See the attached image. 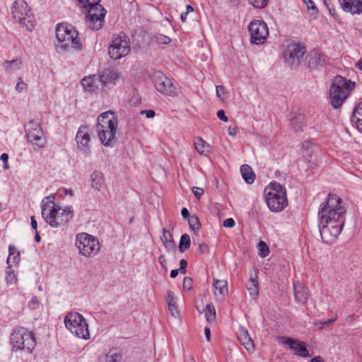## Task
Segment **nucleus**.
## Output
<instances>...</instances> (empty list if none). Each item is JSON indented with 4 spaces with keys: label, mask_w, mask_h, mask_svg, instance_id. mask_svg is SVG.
<instances>
[{
    "label": "nucleus",
    "mask_w": 362,
    "mask_h": 362,
    "mask_svg": "<svg viewBox=\"0 0 362 362\" xmlns=\"http://www.w3.org/2000/svg\"><path fill=\"white\" fill-rule=\"evenodd\" d=\"M346 209L342 200L335 194H329L318 211V228L322 241L334 243L341 233L345 222Z\"/></svg>",
    "instance_id": "1"
},
{
    "label": "nucleus",
    "mask_w": 362,
    "mask_h": 362,
    "mask_svg": "<svg viewBox=\"0 0 362 362\" xmlns=\"http://www.w3.org/2000/svg\"><path fill=\"white\" fill-rule=\"evenodd\" d=\"M54 195H49L42 199L41 203L42 216L45 222L53 228L66 225L73 217L72 206L62 209L54 203Z\"/></svg>",
    "instance_id": "2"
},
{
    "label": "nucleus",
    "mask_w": 362,
    "mask_h": 362,
    "mask_svg": "<svg viewBox=\"0 0 362 362\" xmlns=\"http://www.w3.org/2000/svg\"><path fill=\"white\" fill-rule=\"evenodd\" d=\"M56 37L57 43L55 48L59 54H65L73 50L81 51L83 48L78 31L70 24L65 23L58 24L56 28Z\"/></svg>",
    "instance_id": "3"
},
{
    "label": "nucleus",
    "mask_w": 362,
    "mask_h": 362,
    "mask_svg": "<svg viewBox=\"0 0 362 362\" xmlns=\"http://www.w3.org/2000/svg\"><path fill=\"white\" fill-rule=\"evenodd\" d=\"M97 121L96 131L100 141L106 147H113L118 126L114 113L111 111L103 112Z\"/></svg>",
    "instance_id": "4"
},
{
    "label": "nucleus",
    "mask_w": 362,
    "mask_h": 362,
    "mask_svg": "<svg viewBox=\"0 0 362 362\" xmlns=\"http://www.w3.org/2000/svg\"><path fill=\"white\" fill-rule=\"evenodd\" d=\"M354 86L355 83L351 80H346L341 76H335L329 88L331 105L335 109L340 107Z\"/></svg>",
    "instance_id": "5"
},
{
    "label": "nucleus",
    "mask_w": 362,
    "mask_h": 362,
    "mask_svg": "<svg viewBox=\"0 0 362 362\" xmlns=\"http://www.w3.org/2000/svg\"><path fill=\"white\" fill-rule=\"evenodd\" d=\"M264 199L267 206L273 212L281 211L288 205L286 190L277 182L265 188Z\"/></svg>",
    "instance_id": "6"
},
{
    "label": "nucleus",
    "mask_w": 362,
    "mask_h": 362,
    "mask_svg": "<svg viewBox=\"0 0 362 362\" xmlns=\"http://www.w3.org/2000/svg\"><path fill=\"white\" fill-rule=\"evenodd\" d=\"M10 340L12 351H26L31 354L36 345L34 333L25 327L15 328Z\"/></svg>",
    "instance_id": "7"
},
{
    "label": "nucleus",
    "mask_w": 362,
    "mask_h": 362,
    "mask_svg": "<svg viewBox=\"0 0 362 362\" xmlns=\"http://www.w3.org/2000/svg\"><path fill=\"white\" fill-rule=\"evenodd\" d=\"M66 329L79 339L87 340L90 338L88 325L83 316L78 313H69L64 317Z\"/></svg>",
    "instance_id": "8"
},
{
    "label": "nucleus",
    "mask_w": 362,
    "mask_h": 362,
    "mask_svg": "<svg viewBox=\"0 0 362 362\" xmlns=\"http://www.w3.org/2000/svg\"><path fill=\"white\" fill-rule=\"evenodd\" d=\"M75 245L78 253L88 258L95 256L100 250L98 239L86 233L76 235Z\"/></svg>",
    "instance_id": "9"
},
{
    "label": "nucleus",
    "mask_w": 362,
    "mask_h": 362,
    "mask_svg": "<svg viewBox=\"0 0 362 362\" xmlns=\"http://www.w3.org/2000/svg\"><path fill=\"white\" fill-rule=\"evenodd\" d=\"M25 133L28 142L33 146L35 150L45 146L47 141L39 122L30 120L25 126Z\"/></svg>",
    "instance_id": "10"
},
{
    "label": "nucleus",
    "mask_w": 362,
    "mask_h": 362,
    "mask_svg": "<svg viewBox=\"0 0 362 362\" xmlns=\"http://www.w3.org/2000/svg\"><path fill=\"white\" fill-rule=\"evenodd\" d=\"M130 52V43L127 37L123 33H120L115 37L109 47V55L115 60L127 56Z\"/></svg>",
    "instance_id": "11"
},
{
    "label": "nucleus",
    "mask_w": 362,
    "mask_h": 362,
    "mask_svg": "<svg viewBox=\"0 0 362 362\" xmlns=\"http://www.w3.org/2000/svg\"><path fill=\"white\" fill-rule=\"evenodd\" d=\"M248 30L252 44L262 45L269 35L267 25L262 20L252 21L248 25Z\"/></svg>",
    "instance_id": "12"
},
{
    "label": "nucleus",
    "mask_w": 362,
    "mask_h": 362,
    "mask_svg": "<svg viewBox=\"0 0 362 362\" xmlns=\"http://www.w3.org/2000/svg\"><path fill=\"white\" fill-rule=\"evenodd\" d=\"M305 52V46L298 43L289 44L283 54L284 62L290 66H298Z\"/></svg>",
    "instance_id": "13"
},
{
    "label": "nucleus",
    "mask_w": 362,
    "mask_h": 362,
    "mask_svg": "<svg viewBox=\"0 0 362 362\" xmlns=\"http://www.w3.org/2000/svg\"><path fill=\"white\" fill-rule=\"evenodd\" d=\"M153 81L156 90L163 95L174 97L177 95V88L171 79L160 71L153 74Z\"/></svg>",
    "instance_id": "14"
},
{
    "label": "nucleus",
    "mask_w": 362,
    "mask_h": 362,
    "mask_svg": "<svg viewBox=\"0 0 362 362\" xmlns=\"http://www.w3.org/2000/svg\"><path fill=\"white\" fill-rule=\"evenodd\" d=\"M279 342L285 346L287 345L298 356L308 358L310 356L304 341L291 337H282L280 338Z\"/></svg>",
    "instance_id": "15"
},
{
    "label": "nucleus",
    "mask_w": 362,
    "mask_h": 362,
    "mask_svg": "<svg viewBox=\"0 0 362 362\" xmlns=\"http://www.w3.org/2000/svg\"><path fill=\"white\" fill-rule=\"evenodd\" d=\"M88 27L92 30L100 29L104 23V18L106 13L105 8L100 5L88 10Z\"/></svg>",
    "instance_id": "16"
},
{
    "label": "nucleus",
    "mask_w": 362,
    "mask_h": 362,
    "mask_svg": "<svg viewBox=\"0 0 362 362\" xmlns=\"http://www.w3.org/2000/svg\"><path fill=\"white\" fill-rule=\"evenodd\" d=\"M76 141L78 149L86 155H88L90 151L89 144L90 136L87 126H81L77 131L76 135Z\"/></svg>",
    "instance_id": "17"
},
{
    "label": "nucleus",
    "mask_w": 362,
    "mask_h": 362,
    "mask_svg": "<svg viewBox=\"0 0 362 362\" xmlns=\"http://www.w3.org/2000/svg\"><path fill=\"white\" fill-rule=\"evenodd\" d=\"M121 78V73L115 69H106L99 75L100 83L103 86L115 85L117 81Z\"/></svg>",
    "instance_id": "18"
},
{
    "label": "nucleus",
    "mask_w": 362,
    "mask_h": 362,
    "mask_svg": "<svg viewBox=\"0 0 362 362\" xmlns=\"http://www.w3.org/2000/svg\"><path fill=\"white\" fill-rule=\"evenodd\" d=\"M344 11L351 14H362V0H338Z\"/></svg>",
    "instance_id": "19"
},
{
    "label": "nucleus",
    "mask_w": 362,
    "mask_h": 362,
    "mask_svg": "<svg viewBox=\"0 0 362 362\" xmlns=\"http://www.w3.org/2000/svg\"><path fill=\"white\" fill-rule=\"evenodd\" d=\"M326 63V57L319 50H312L308 56V64L309 67L315 69Z\"/></svg>",
    "instance_id": "20"
},
{
    "label": "nucleus",
    "mask_w": 362,
    "mask_h": 362,
    "mask_svg": "<svg viewBox=\"0 0 362 362\" xmlns=\"http://www.w3.org/2000/svg\"><path fill=\"white\" fill-rule=\"evenodd\" d=\"M30 9L28 4L24 0H16L12 6L13 18L16 21L23 20L25 21V18H23V14L25 12H28Z\"/></svg>",
    "instance_id": "21"
},
{
    "label": "nucleus",
    "mask_w": 362,
    "mask_h": 362,
    "mask_svg": "<svg viewBox=\"0 0 362 362\" xmlns=\"http://www.w3.org/2000/svg\"><path fill=\"white\" fill-rule=\"evenodd\" d=\"M237 337L240 344L244 346L245 349L252 352L254 350L253 341L248 333V331L243 327H240L237 332Z\"/></svg>",
    "instance_id": "22"
},
{
    "label": "nucleus",
    "mask_w": 362,
    "mask_h": 362,
    "mask_svg": "<svg viewBox=\"0 0 362 362\" xmlns=\"http://www.w3.org/2000/svg\"><path fill=\"white\" fill-rule=\"evenodd\" d=\"M295 298L297 302L305 304L309 297L308 288L299 282L293 284Z\"/></svg>",
    "instance_id": "23"
},
{
    "label": "nucleus",
    "mask_w": 362,
    "mask_h": 362,
    "mask_svg": "<svg viewBox=\"0 0 362 362\" xmlns=\"http://www.w3.org/2000/svg\"><path fill=\"white\" fill-rule=\"evenodd\" d=\"M92 188L100 191L105 185V177L103 173L100 170H94L90 176Z\"/></svg>",
    "instance_id": "24"
},
{
    "label": "nucleus",
    "mask_w": 362,
    "mask_h": 362,
    "mask_svg": "<svg viewBox=\"0 0 362 362\" xmlns=\"http://www.w3.org/2000/svg\"><path fill=\"white\" fill-rule=\"evenodd\" d=\"M100 82L99 76L95 75L84 77L81 81V85L88 92H94L98 87Z\"/></svg>",
    "instance_id": "25"
},
{
    "label": "nucleus",
    "mask_w": 362,
    "mask_h": 362,
    "mask_svg": "<svg viewBox=\"0 0 362 362\" xmlns=\"http://www.w3.org/2000/svg\"><path fill=\"white\" fill-rule=\"evenodd\" d=\"M258 284L257 270H255L254 274H250V281L246 284L250 295L253 298H256L259 294Z\"/></svg>",
    "instance_id": "26"
},
{
    "label": "nucleus",
    "mask_w": 362,
    "mask_h": 362,
    "mask_svg": "<svg viewBox=\"0 0 362 362\" xmlns=\"http://www.w3.org/2000/svg\"><path fill=\"white\" fill-rule=\"evenodd\" d=\"M214 294L225 296L228 293V282L226 280L214 279Z\"/></svg>",
    "instance_id": "27"
},
{
    "label": "nucleus",
    "mask_w": 362,
    "mask_h": 362,
    "mask_svg": "<svg viewBox=\"0 0 362 362\" xmlns=\"http://www.w3.org/2000/svg\"><path fill=\"white\" fill-rule=\"evenodd\" d=\"M240 173L246 183L252 184L254 182L255 179V174L250 165L246 164L243 165L240 167Z\"/></svg>",
    "instance_id": "28"
},
{
    "label": "nucleus",
    "mask_w": 362,
    "mask_h": 362,
    "mask_svg": "<svg viewBox=\"0 0 362 362\" xmlns=\"http://www.w3.org/2000/svg\"><path fill=\"white\" fill-rule=\"evenodd\" d=\"M122 354L117 349H110L105 356L100 358V362H119Z\"/></svg>",
    "instance_id": "29"
},
{
    "label": "nucleus",
    "mask_w": 362,
    "mask_h": 362,
    "mask_svg": "<svg viewBox=\"0 0 362 362\" xmlns=\"http://www.w3.org/2000/svg\"><path fill=\"white\" fill-rule=\"evenodd\" d=\"M23 18H26V20L25 19V21L23 20L18 21L21 23V25L25 27L28 30H33L35 27V21L34 16L30 11V9L28 12H25L23 14Z\"/></svg>",
    "instance_id": "30"
},
{
    "label": "nucleus",
    "mask_w": 362,
    "mask_h": 362,
    "mask_svg": "<svg viewBox=\"0 0 362 362\" xmlns=\"http://www.w3.org/2000/svg\"><path fill=\"white\" fill-rule=\"evenodd\" d=\"M352 121L359 130H362V102L355 107L352 115Z\"/></svg>",
    "instance_id": "31"
},
{
    "label": "nucleus",
    "mask_w": 362,
    "mask_h": 362,
    "mask_svg": "<svg viewBox=\"0 0 362 362\" xmlns=\"http://www.w3.org/2000/svg\"><path fill=\"white\" fill-rule=\"evenodd\" d=\"M194 148L201 155L209 152V145L201 137H198L194 141Z\"/></svg>",
    "instance_id": "32"
},
{
    "label": "nucleus",
    "mask_w": 362,
    "mask_h": 362,
    "mask_svg": "<svg viewBox=\"0 0 362 362\" xmlns=\"http://www.w3.org/2000/svg\"><path fill=\"white\" fill-rule=\"evenodd\" d=\"M160 240L167 249L170 250L174 247L173 236L168 230L163 229Z\"/></svg>",
    "instance_id": "33"
},
{
    "label": "nucleus",
    "mask_w": 362,
    "mask_h": 362,
    "mask_svg": "<svg viewBox=\"0 0 362 362\" xmlns=\"http://www.w3.org/2000/svg\"><path fill=\"white\" fill-rule=\"evenodd\" d=\"M22 62L19 59H13L11 61H6L4 64V68L6 71H13L21 69Z\"/></svg>",
    "instance_id": "34"
},
{
    "label": "nucleus",
    "mask_w": 362,
    "mask_h": 362,
    "mask_svg": "<svg viewBox=\"0 0 362 362\" xmlns=\"http://www.w3.org/2000/svg\"><path fill=\"white\" fill-rule=\"evenodd\" d=\"M191 240L188 234L182 235L179 244V250L181 252H184L190 247Z\"/></svg>",
    "instance_id": "35"
},
{
    "label": "nucleus",
    "mask_w": 362,
    "mask_h": 362,
    "mask_svg": "<svg viewBox=\"0 0 362 362\" xmlns=\"http://www.w3.org/2000/svg\"><path fill=\"white\" fill-rule=\"evenodd\" d=\"M315 146V144L310 140L305 141L302 143V150L304 152V156H308L310 157L313 149Z\"/></svg>",
    "instance_id": "36"
},
{
    "label": "nucleus",
    "mask_w": 362,
    "mask_h": 362,
    "mask_svg": "<svg viewBox=\"0 0 362 362\" xmlns=\"http://www.w3.org/2000/svg\"><path fill=\"white\" fill-rule=\"evenodd\" d=\"M6 281L8 286L15 284L17 282V277L11 269V264H8L6 269Z\"/></svg>",
    "instance_id": "37"
},
{
    "label": "nucleus",
    "mask_w": 362,
    "mask_h": 362,
    "mask_svg": "<svg viewBox=\"0 0 362 362\" xmlns=\"http://www.w3.org/2000/svg\"><path fill=\"white\" fill-rule=\"evenodd\" d=\"M187 221L191 230L195 233H197L200 228L199 218L196 215H192L188 217Z\"/></svg>",
    "instance_id": "38"
},
{
    "label": "nucleus",
    "mask_w": 362,
    "mask_h": 362,
    "mask_svg": "<svg viewBox=\"0 0 362 362\" xmlns=\"http://www.w3.org/2000/svg\"><path fill=\"white\" fill-rule=\"evenodd\" d=\"M78 1L79 5L86 9H90L93 8H95L98 6H100V0H77Z\"/></svg>",
    "instance_id": "39"
},
{
    "label": "nucleus",
    "mask_w": 362,
    "mask_h": 362,
    "mask_svg": "<svg viewBox=\"0 0 362 362\" xmlns=\"http://www.w3.org/2000/svg\"><path fill=\"white\" fill-rule=\"evenodd\" d=\"M205 317L208 322H213L216 318V310L212 304H208L205 309Z\"/></svg>",
    "instance_id": "40"
},
{
    "label": "nucleus",
    "mask_w": 362,
    "mask_h": 362,
    "mask_svg": "<svg viewBox=\"0 0 362 362\" xmlns=\"http://www.w3.org/2000/svg\"><path fill=\"white\" fill-rule=\"evenodd\" d=\"M258 254L262 257H266L269 253V249L267 245L263 242L260 241L257 245Z\"/></svg>",
    "instance_id": "41"
},
{
    "label": "nucleus",
    "mask_w": 362,
    "mask_h": 362,
    "mask_svg": "<svg viewBox=\"0 0 362 362\" xmlns=\"http://www.w3.org/2000/svg\"><path fill=\"white\" fill-rule=\"evenodd\" d=\"M155 40L157 43L165 45L170 44L171 42V39L169 37L164 35L163 34L156 35Z\"/></svg>",
    "instance_id": "42"
},
{
    "label": "nucleus",
    "mask_w": 362,
    "mask_h": 362,
    "mask_svg": "<svg viewBox=\"0 0 362 362\" xmlns=\"http://www.w3.org/2000/svg\"><path fill=\"white\" fill-rule=\"evenodd\" d=\"M303 1L307 6L308 10L311 11L310 15H316L317 13L318 9L313 0H303Z\"/></svg>",
    "instance_id": "43"
},
{
    "label": "nucleus",
    "mask_w": 362,
    "mask_h": 362,
    "mask_svg": "<svg viewBox=\"0 0 362 362\" xmlns=\"http://www.w3.org/2000/svg\"><path fill=\"white\" fill-rule=\"evenodd\" d=\"M249 3L257 8H263L267 6L268 0H248Z\"/></svg>",
    "instance_id": "44"
},
{
    "label": "nucleus",
    "mask_w": 362,
    "mask_h": 362,
    "mask_svg": "<svg viewBox=\"0 0 362 362\" xmlns=\"http://www.w3.org/2000/svg\"><path fill=\"white\" fill-rule=\"evenodd\" d=\"M183 288L187 291H189L192 288V279L186 276L183 280Z\"/></svg>",
    "instance_id": "45"
},
{
    "label": "nucleus",
    "mask_w": 362,
    "mask_h": 362,
    "mask_svg": "<svg viewBox=\"0 0 362 362\" xmlns=\"http://www.w3.org/2000/svg\"><path fill=\"white\" fill-rule=\"evenodd\" d=\"M166 301H167L168 305H172V304H176V300L174 296L173 292H172L170 291H168Z\"/></svg>",
    "instance_id": "46"
},
{
    "label": "nucleus",
    "mask_w": 362,
    "mask_h": 362,
    "mask_svg": "<svg viewBox=\"0 0 362 362\" xmlns=\"http://www.w3.org/2000/svg\"><path fill=\"white\" fill-rule=\"evenodd\" d=\"M168 306V310H169L170 314L172 315V316L174 317H179V311L176 308V304H172V305H169Z\"/></svg>",
    "instance_id": "47"
},
{
    "label": "nucleus",
    "mask_w": 362,
    "mask_h": 362,
    "mask_svg": "<svg viewBox=\"0 0 362 362\" xmlns=\"http://www.w3.org/2000/svg\"><path fill=\"white\" fill-rule=\"evenodd\" d=\"M16 252H19L16 250V248L13 245H9V255L7 258V264H10L12 259V256L16 254Z\"/></svg>",
    "instance_id": "48"
},
{
    "label": "nucleus",
    "mask_w": 362,
    "mask_h": 362,
    "mask_svg": "<svg viewBox=\"0 0 362 362\" xmlns=\"http://www.w3.org/2000/svg\"><path fill=\"white\" fill-rule=\"evenodd\" d=\"M336 320H337V318L334 317V318L329 319V320H325V321H322V322H320L317 324V325L319 326L320 329H323L325 326H329V325H331L332 323L335 322Z\"/></svg>",
    "instance_id": "49"
},
{
    "label": "nucleus",
    "mask_w": 362,
    "mask_h": 362,
    "mask_svg": "<svg viewBox=\"0 0 362 362\" xmlns=\"http://www.w3.org/2000/svg\"><path fill=\"white\" fill-rule=\"evenodd\" d=\"M192 192L197 199H200L204 194V189L200 187H193Z\"/></svg>",
    "instance_id": "50"
},
{
    "label": "nucleus",
    "mask_w": 362,
    "mask_h": 362,
    "mask_svg": "<svg viewBox=\"0 0 362 362\" xmlns=\"http://www.w3.org/2000/svg\"><path fill=\"white\" fill-rule=\"evenodd\" d=\"M235 221L232 218H228L226 219L223 223V226L225 228H233L235 226Z\"/></svg>",
    "instance_id": "51"
},
{
    "label": "nucleus",
    "mask_w": 362,
    "mask_h": 362,
    "mask_svg": "<svg viewBox=\"0 0 362 362\" xmlns=\"http://www.w3.org/2000/svg\"><path fill=\"white\" fill-rule=\"evenodd\" d=\"M187 262L182 259L180 261V269H178L180 270V272L185 274L186 273V268H187Z\"/></svg>",
    "instance_id": "52"
},
{
    "label": "nucleus",
    "mask_w": 362,
    "mask_h": 362,
    "mask_svg": "<svg viewBox=\"0 0 362 362\" xmlns=\"http://www.w3.org/2000/svg\"><path fill=\"white\" fill-rule=\"evenodd\" d=\"M217 117L219 119L223 122H228V117L226 116L225 111L223 110H220L217 112Z\"/></svg>",
    "instance_id": "53"
},
{
    "label": "nucleus",
    "mask_w": 362,
    "mask_h": 362,
    "mask_svg": "<svg viewBox=\"0 0 362 362\" xmlns=\"http://www.w3.org/2000/svg\"><path fill=\"white\" fill-rule=\"evenodd\" d=\"M141 114H145L147 118H153L156 115L155 111L153 110H141Z\"/></svg>",
    "instance_id": "54"
},
{
    "label": "nucleus",
    "mask_w": 362,
    "mask_h": 362,
    "mask_svg": "<svg viewBox=\"0 0 362 362\" xmlns=\"http://www.w3.org/2000/svg\"><path fill=\"white\" fill-rule=\"evenodd\" d=\"M199 250L202 253L209 252V246L206 243H201L199 245Z\"/></svg>",
    "instance_id": "55"
},
{
    "label": "nucleus",
    "mask_w": 362,
    "mask_h": 362,
    "mask_svg": "<svg viewBox=\"0 0 362 362\" xmlns=\"http://www.w3.org/2000/svg\"><path fill=\"white\" fill-rule=\"evenodd\" d=\"M225 93V88L223 86H216V95L218 98H221V96Z\"/></svg>",
    "instance_id": "56"
},
{
    "label": "nucleus",
    "mask_w": 362,
    "mask_h": 362,
    "mask_svg": "<svg viewBox=\"0 0 362 362\" xmlns=\"http://www.w3.org/2000/svg\"><path fill=\"white\" fill-rule=\"evenodd\" d=\"M158 262L162 267H163L165 269H166V258L164 255H161L158 257Z\"/></svg>",
    "instance_id": "57"
},
{
    "label": "nucleus",
    "mask_w": 362,
    "mask_h": 362,
    "mask_svg": "<svg viewBox=\"0 0 362 362\" xmlns=\"http://www.w3.org/2000/svg\"><path fill=\"white\" fill-rule=\"evenodd\" d=\"M20 261V252H16L14 255L12 256V259L11 262V267L12 264H15L18 263Z\"/></svg>",
    "instance_id": "58"
},
{
    "label": "nucleus",
    "mask_w": 362,
    "mask_h": 362,
    "mask_svg": "<svg viewBox=\"0 0 362 362\" xmlns=\"http://www.w3.org/2000/svg\"><path fill=\"white\" fill-rule=\"evenodd\" d=\"M228 133L231 136H235L237 134V127H228Z\"/></svg>",
    "instance_id": "59"
},
{
    "label": "nucleus",
    "mask_w": 362,
    "mask_h": 362,
    "mask_svg": "<svg viewBox=\"0 0 362 362\" xmlns=\"http://www.w3.org/2000/svg\"><path fill=\"white\" fill-rule=\"evenodd\" d=\"M0 159H1L4 161V168L7 169L8 168V154L7 153H3L1 156Z\"/></svg>",
    "instance_id": "60"
},
{
    "label": "nucleus",
    "mask_w": 362,
    "mask_h": 362,
    "mask_svg": "<svg viewBox=\"0 0 362 362\" xmlns=\"http://www.w3.org/2000/svg\"><path fill=\"white\" fill-rule=\"evenodd\" d=\"M327 6V8L329 10V13L331 16H332L335 19L337 18L338 16L337 14L336 10L333 7H330L329 5Z\"/></svg>",
    "instance_id": "61"
},
{
    "label": "nucleus",
    "mask_w": 362,
    "mask_h": 362,
    "mask_svg": "<svg viewBox=\"0 0 362 362\" xmlns=\"http://www.w3.org/2000/svg\"><path fill=\"white\" fill-rule=\"evenodd\" d=\"M25 83H24L22 81L18 82L17 84H16V88L17 89L18 91H22L23 90L25 89Z\"/></svg>",
    "instance_id": "62"
},
{
    "label": "nucleus",
    "mask_w": 362,
    "mask_h": 362,
    "mask_svg": "<svg viewBox=\"0 0 362 362\" xmlns=\"http://www.w3.org/2000/svg\"><path fill=\"white\" fill-rule=\"evenodd\" d=\"M356 320L355 315H350L346 317L345 320L347 323L351 324Z\"/></svg>",
    "instance_id": "63"
},
{
    "label": "nucleus",
    "mask_w": 362,
    "mask_h": 362,
    "mask_svg": "<svg viewBox=\"0 0 362 362\" xmlns=\"http://www.w3.org/2000/svg\"><path fill=\"white\" fill-rule=\"evenodd\" d=\"M310 362H324V361L321 356H315L314 358H313L310 360Z\"/></svg>",
    "instance_id": "64"
}]
</instances>
